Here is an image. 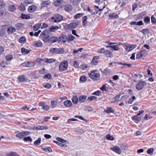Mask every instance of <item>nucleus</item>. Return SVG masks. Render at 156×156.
I'll return each instance as SVG.
<instances>
[{"instance_id":"obj_48","label":"nucleus","mask_w":156,"mask_h":156,"mask_svg":"<svg viewBox=\"0 0 156 156\" xmlns=\"http://www.w3.org/2000/svg\"><path fill=\"white\" fill-rule=\"evenodd\" d=\"M13 58V56L11 55H6L5 58L7 61H9L11 60Z\"/></svg>"},{"instance_id":"obj_53","label":"nucleus","mask_w":156,"mask_h":156,"mask_svg":"<svg viewBox=\"0 0 156 156\" xmlns=\"http://www.w3.org/2000/svg\"><path fill=\"white\" fill-rule=\"evenodd\" d=\"M49 2L48 1H43L41 3L42 5L44 7H47L49 5Z\"/></svg>"},{"instance_id":"obj_5","label":"nucleus","mask_w":156,"mask_h":156,"mask_svg":"<svg viewBox=\"0 0 156 156\" xmlns=\"http://www.w3.org/2000/svg\"><path fill=\"white\" fill-rule=\"evenodd\" d=\"M68 62L66 60L62 62L60 64L59 69L60 71H62L66 70L68 68Z\"/></svg>"},{"instance_id":"obj_37","label":"nucleus","mask_w":156,"mask_h":156,"mask_svg":"<svg viewBox=\"0 0 156 156\" xmlns=\"http://www.w3.org/2000/svg\"><path fill=\"white\" fill-rule=\"evenodd\" d=\"M105 55L107 57H111V52L108 50H105L104 52Z\"/></svg>"},{"instance_id":"obj_64","label":"nucleus","mask_w":156,"mask_h":156,"mask_svg":"<svg viewBox=\"0 0 156 156\" xmlns=\"http://www.w3.org/2000/svg\"><path fill=\"white\" fill-rule=\"evenodd\" d=\"M5 34V31L3 29H0V35L1 36H3Z\"/></svg>"},{"instance_id":"obj_38","label":"nucleus","mask_w":156,"mask_h":156,"mask_svg":"<svg viewBox=\"0 0 156 156\" xmlns=\"http://www.w3.org/2000/svg\"><path fill=\"white\" fill-rule=\"evenodd\" d=\"M56 139L58 141L63 143L66 144L67 142L66 140L59 137L56 138Z\"/></svg>"},{"instance_id":"obj_23","label":"nucleus","mask_w":156,"mask_h":156,"mask_svg":"<svg viewBox=\"0 0 156 156\" xmlns=\"http://www.w3.org/2000/svg\"><path fill=\"white\" fill-rule=\"evenodd\" d=\"M64 104L65 106L67 107H71L72 105L71 101L69 100H67L65 101L64 102Z\"/></svg>"},{"instance_id":"obj_9","label":"nucleus","mask_w":156,"mask_h":156,"mask_svg":"<svg viewBox=\"0 0 156 156\" xmlns=\"http://www.w3.org/2000/svg\"><path fill=\"white\" fill-rule=\"evenodd\" d=\"M110 149L118 154H120L122 152L121 149L117 146H114L113 147H111Z\"/></svg>"},{"instance_id":"obj_33","label":"nucleus","mask_w":156,"mask_h":156,"mask_svg":"<svg viewBox=\"0 0 156 156\" xmlns=\"http://www.w3.org/2000/svg\"><path fill=\"white\" fill-rule=\"evenodd\" d=\"M41 26V24L40 23L36 24L33 27V30L34 31L37 30Z\"/></svg>"},{"instance_id":"obj_19","label":"nucleus","mask_w":156,"mask_h":156,"mask_svg":"<svg viewBox=\"0 0 156 156\" xmlns=\"http://www.w3.org/2000/svg\"><path fill=\"white\" fill-rule=\"evenodd\" d=\"M16 30L15 28L12 26L8 28V31L9 34L13 33L16 31Z\"/></svg>"},{"instance_id":"obj_32","label":"nucleus","mask_w":156,"mask_h":156,"mask_svg":"<svg viewBox=\"0 0 156 156\" xmlns=\"http://www.w3.org/2000/svg\"><path fill=\"white\" fill-rule=\"evenodd\" d=\"M19 9L21 11H25L26 10L25 5L21 3L19 7Z\"/></svg>"},{"instance_id":"obj_27","label":"nucleus","mask_w":156,"mask_h":156,"mask_svg":"<svg viewBox=\"0 0 156 156\" xmlns=\"http://www.w3.org/2000/svg\"><path fill=\"white\" fill-rule=\"evenodd\" d=\"M55 61V60L53 58L48 59L45 58L44 59V62L48 63H51L54 62Z\"/></svg>"},{"instance_id":"obj_30","label":"nucleus","mask_w":156,"mask_h":156,"mask_svg":"<svg viewBox=\"0 0 156 156\" xmlns=\"http://www.w3.org/2000/svg\"><path fill=\"white\" fill-rule=\"evenodd\" d=\"M23 24L21 23H18L15 25V27L18 30H20L23 27Z\"/></svg>"},{"instance_id":"obj_36","label":"nucleus","mask_w":156,"mask_h":156,"mask_svg":"<svg viewBox=\"0 0 156 156\" xmlns=\"http://www.w3.org/2000/svg\"><path fill=\"white\" fill-rule=\"evenodd\" d=\"M9 63L5 61H3L0 63V66L3 67H7Z\"/></svg>"},{"instance_id":"obj_8","label":"nucleus","mask_w":156,"mask_h":156,"mask_svg":"<svg viewBox=\"0 0 156 156\" xmlns=\"http://www.w3.org/2000/svg\"><path fill=\"white\" fill-rule=\"evenodd\" d=\"M146 54L147 52L146 50H142L136 55V58L137 59H139L143 57H145Z\"/></svg>"},{"instance_id":"obj_4","label":"nucleus","mask_w":156,"mask_h":156,"mask_svg":"<svg viewBox=\"0 0 156 156\" xmlns=\"http://www.w3.org/2000/svg\"><path fill=\"white\" fill-rule=\"evenodd\" d=\"M49 51L52 54H61L64 52L63 49L62 48H52L50 49Z\"/></svg>"},{"instance_id":"obj_41","label":"nucleus","mask_w":156,"mask_h":156,"mask_svg":"<svg viewBox=\"0 0 156 156\" xmlns=\"http://www.w3.org/2000/svg\"><path fill=\"white\" fill-rule=\"evenodd\" d=\"M87 100L89 101H96L97 100V97L94 96L90 97L87 98Z\"/></svg>"},{"instance_id":"obj_11","label":"nucleus","mask_w":156,"mask_h":156,"mask_svg":"<svg viewBox=\"0 0 156 156\" xmlns=\"http://www.w3.org/2000/svg\"><path fill=\"white\" fill-rule=\"evenodd\" d=\"M136 47V45L133 44H129L126 45L125 47V49L128 52H129L130 51L132 50Z\"/></svg>"},{"instance_id":"obj_51","label":"nucleus","mask_w":156,"mask_h":156,"mask_svg":"<svg viewBox=\"0 0 156 156\" xmlns=\"http://www.w3.org/2000/svg\"><path fill=\"white\" fill-rule=\"evenodd\" d=\"M83 15L84 14L82 13H77L74 16V17L75 19H77L80 17H82Z\"/></svg>"},{"instance_id":"obj_63","label":"nucleus","mask_w":156,"mask_h":156,"mask_svg":"<svg viewBox=\"0 0 156 156\" xmlns=\"http://www.w3.org/2000/svg\"><path fill=\"white\" fill-rule=\"evenodd\" d=\"M106 138L107 139L109 140H113V138L112 136H111L110 135L108 134L106 135Z\"/></svg>"},{"instance_id":"obj_50","label":"nucleus","mask_w":156,"mask_h":156,"mask_svg":"<svg viewBox=\"0 0 156 156\" xmlns=\"http://www.w3.org/2000/svg\"><path fill=\"white\" fill-rule=\"evenodd\" d=\"M43 85L44 87L48 89L51 88V84L48 83H44Z\"/></svg>"},{"instance_id":"obj_39","label":"nucleus","mask_w":156,"mask_h":156,"mask_svg":"<svg viewBox=\"0 0 156 156\" xmlns=\"http://www.w3.org/2000/svg\"><path fill=\"white\" fill-rule=\"evenodd\" d=\"M67 38V40L69 41H72L75 38V37L72 34L68 35Z\"/></svg>"},{"instance_id":"obj_49","label":"nucleus","mask_w":156,"mask_h":156,"mask_svg":"<svg viewBox=\"0 0 156 156\" xmlns=\"http://www.w3.org/2000/svg\"><path fill=\"white\" fill-rule=\"evenodd\" d=\"M53 142L55 143L57 145H59V146H61V147H66V145L65 144H64L62 143H61L59 142H58V141H56L55 140L53 141Z\"/></svg>"},{"instance_id":"obj_15","label":"nucleus","mask_w":156,"mask_h":156,"mask_svg":"<svg viewBox=\"0 0 156 156\" xmlns=\"http://www.w3.org/2000/svg\"><path fill=\"white\" fill-rule=\"evenodd\" d=\"M64 9L66 11L69 12L72 10L73 7L69 4H66L64 6Z\"/></svg>"},{"instance_id":"obj_43","label":"nucleus","mask_w":156,"mask_h":156,"mask_svg":"<svg viewBox=\"0 0 156 156\" xmlns=\"http://www.w3.org/2000/svg\"><path fill=\"white\" fill-rule=\"evenodd\" d=\"M110 49L112 50L119 51V48L117 45H115L112 46L111 48H110Z\"/></svg>"},{"instance_id":"obj_20","label":"nucleus","mask_w":156,"mask_h":156,"mask_svg":"<svg viewBox=\"0 0 156 156\" xmlns=\"http://www.w3.org/2000/svg\"><path fill=\"white\" fill-rule=\"evenodd\" d=\"M130 24L131 25H136L140 26L143 25V23L142 21H140L138 22L132 21L130 23Z\"/></svg>"},{"instance_id":"obj_21","label":"nucleus","mask_w":156,"mask_h":156,"mask_svg":"<svg viewBox=\"0 0 156 156\" xmlns=\"http://www.w3.org/2000/svg\"><path fill=\"white\" fill-rule=\"evenodd\" d=\"M58 41V39L57 37H55L53 36L49 38V41L51 43H53Z\"/></svg>"},{"instance_id":"obj_61","label":"nucleus","mask_w":156,"mask_h":156,"mask_svg":"<svg viewBox=\"0 0 156 156\" xmlns=\"http://www.w3.org/2000/svg\"><path fill=\"white\" fill-rule=\"evenodd\" d=\"M141 32L143 33L144 34H148V33L149 32V31L148 29H145L143 30H141Z\"/></svg>"},{"instance_id":"obj_34","label":"nucleus","mask_w":156,"mask_h":156,"mask_svg":"<svg viewBox=\"0 0 156 156\" xmlns=\"http://www.w3.org/2000/svg\"><path fill=\"white\" fill-rule=\"evenodd\" d=\"M132 119L133 120H134L137 122H140L141 120L140 117H138L137 116H134L132 117Z\"/></svg>"},{"instance_id":"obj_35","label":"nucleus","mask_w":156,"mask_h":156,"mask_svg":"<svg viewBox=\"0 0 156 156\" xmlns=\"http://www.w3.org/2000/svg\"><path fill=\"white\" fill-rule=\"evenodd\" d=\"M21 51L22 53L23 54H27L30 52V51L29 50L23 48L21 49Z\"/></svg>"},{"instance_id":"obj_6","label":"nucleus","mask_w":156,"mask_h":156,"mask_svg":"<svg viewBox=\"0 0 156 156\" xmlns=\"http://www.w3.org/2000/svg\"><path fill=\"white\" fill-rule=\"evenodd\" d=\"M15 133H16V136L20 139H22L24 136L28 135L29 134V132L28 131H22L20 132L19 131L16 132Z\"/></svg>"},{"instance_id":"obj_17","label":"nucleus","mask_w":156,"mask_h":156,"mask_svg":"<svg viewBox=\"0 0 156 156\" xmlns=\"http://www.w3.org/2000/svg\"><path fill=\"white\" fill-rule=\"evenodd\" d=\"M18 80L20 82H24L27 80V78L24 75H22L19 76Z\"/></svg>"},{"instance_id":"obj_54","label":"nucleus","mask_w":156,"mask_h":156,"mask_svg":"<svg viewBox=\"0 0 156 156\" xmlns=\"http://www.w3.org/2000/svg\"><path fill=\"white\" fill-rule=\"evenodd\" d=\"M43 149L44 151L48 152H51L52 151L51 148L50 147H47L43 148Z\"/></svg>"},{"instance_id":"obj_26","label":"nucleus","mask_w":156,"mask_h":156,"mask_svg":"<svg viewBox=\"0 0 156 156\" xmlns=\"http://www.w3.org/2000/svg\"><path fill=\"white\" fill-rule=\"evenodd\" d=\"M70 63L71 65L75 68H78L79 67V63L77 61H72Z\"/></svg>"},{"instance_id":"obj_1","label":"nucleus","mask_w":156,"mask_h":156,"mask_svg":"<svg viewBox=\"0 0 156 156\" xmlns=\"http://www.w3.org/2000/svg\"><path fill=\"white\" fill-rule=\"evenodd\" d=\"M97 71V70L91 71L88 74L90 77L93 80L97 81L100 79V75L99 73L96 72Z\"/></svg>"},{"instance_id":"obj_13","label":"nucleus","mask_w":156,"mask_h":156,"mask_svg":"<svg viewBox=\"0 0 156 156\" xmlns=\"http://www.w3.org/2000/svg\"><path fill=\"white\" fill-rule=\"evenodd\" d=\"M37 9V7L35 5H32L29 6L27 11L30 13H33L36 11Z\"/></svg>"},{"instance_id":"obj_28","label":"nucleus","mask_w":156,"mask_h":156,"mask_svg":"<svg viewBox=\"0 0 156 156\" xmlns=\"http://www.w3.org/2000/svg\"><path fill=\"white\" fill-rule=\"evenodd\" d=\"M48 126H39L36 127V129L38 130H43L44 129H48Z\"/></svg>"},{"instance_id":"obj_14","label":"nucleus","mask_w":156,"mask_h":156,"mask_svg":"<svg viewBox=\"0 0 156 156\" xmlns=\"http://www.w3.org/2000/svg\"><path fill=\"white\" fill-rule=\"evenodd\" d=\"M79 25L78 22H73L70 23L68 26L69 29H75Z\"/></svg>"},{"instance_id":"obj_46","label":"nucleus","mask_w":156,"mask_h":156,"mask_svg":"<svg viewBox=\"0 0 156 156\" xmlns=\"http://www.w3.org/2000/svg\"><path fill=\"white\" fill-rule=\"evenodd\" d=\"M42 45V44L41 41H36L34 43V45L35 46L41 47Z\"/></svg>"},{"instance_id":"obj_57","label":"nucleus","mask_w":156,"mask_h":156,"mask_svg":"<svg viewBox=\"0 0 156 156\" xmlns=\"http://www.w3.org/2000/svg\"><path fill=\"white\" fill-rule=\"evenodd\" d=\"M5 6V4L3 0H0V8H3Z\"/></svg>"},{"instance_id":"obj_40","label":"nucleus","mask_w":156,"mask_h":156,"mask_svg":"<svg viewBox=\"0 0 156 156\" xmlns=\"http://www.w3.org/2000/svg\"><path fill=\"white\" fill-rule=\"evenodd\" d=\"M57 104V101H51V105L52 108L55 107Z\"/></svg>"},{"instance_id":"obj_18","label":"nucleus","mask_w":156,"mask_h":156,"mask_svg":"<svg viewBox=\"0 0 156 156\" xmlns=\"http://www.w3.org/2000/svg\"><path fill=\"white\" fill-rule=\"evenodd\" d=\"M87 97L86 96L82 95L80 96L79 98V101L80 103H83L84 102L86 99Z\"/></svg>"},{"instance_id":"obj_24","label":"nucleus","mask_w":156,"mask_h":156,"mask_svg":"<svg viewBox=\"0 0 156 156\" xmlns=\"http://www.w3.org/2000/svg\"><path fill=\"white\" fill-rule=\"evenodd\" d=\"M62 0H57L54 2V4L56 6H59L62 4Z\"/></svg>"},{"instance_id":"obj_22","label":"nucleus","mask_w":156,"mask_h":156,"mask_svg":"<svg viewBox=\"0 0 156 156\" xmlns=\"http://www.w3.org/2000/svg\"><path fill=\"white\" fill-rule=\"evenodd\" d=\"M25 66L27 67H33L35 66V63L32 62H28L25 63Z\"/></svg>"},{"instance_id":"obj_42","label":"nucleus","mask_w":156,"mask_h":156,"mask_svg":"<svg viewBox=\"0 0 156 156\" xmlns=\"http://www.w3.org/2000/svg\"><path fill=\"white\" fill-rule=\"evenodd\" d=\"M87 16H85L82 18L83 25L85 26L87 23Z\"/></svg>"},{"instance_id":"obj_16","label":"nucleus","mask_w":156,"mask_h":156,"mask_svg":"<svg viewBox=\"0 0 156 156\" xmlns=\"http://www.w3.org/2000/svg\"><path fill=\"white\" fill-rule=\"evenodd\" d=\"M59 28L57 26H52L49 28V32H54L57 30Z\"/></svg>"},{"instance_id":"obj_52","label":"nucleus","mask_w":156,"mask_h":156,"mask_svg":"<svg viewBox=\"0 0 156 156\" xmlns=\"http://www.w3.org/2000/svg\"><path fill=\"white\" fill-rule=\"evenodd\" d=\"M19 42L21 43H24L26 41V39L23 37H21L19 40Z\"/></svg>"},{"instance_id":"obj_55","label":"nucleus","mask_w":156,"mask_h":156,"mask_svg":"<svg viewBox=\"0 0 156 156\" xmlns=\"http://www.w3.org/2000/svg\"><path fill=\"white\" fill-rule=\"evenodd\" d=\"M23 140L25 142L30 141V142H32V139L29 136H28L27 137H25L23 139Z\"/></svg>"},{"instance_id":"obj_25","label":"nucleus","mask_w":156,"mask_h":156,"mask_svg":"<svg viewBox=\"0 0 156 156\" xmlns=\"http://www.w3.org/2000/svg\"><path fill=\"white\" fill-rule=\"evenodd\" d=\"M6 155L7 156H19V155L14 152H11L6 153Z\"/></svg>"},{"instance_id":"obj_2","label":"nucleus","mask_w":156,"mask_h":156,"mask_svg":"<svg viewBox=\"0 0 156 156\" xmlns=\"http://www.w3.org/2000/svg\"><path fill=\"white\" fill-rule=\"evenodd\" d=\"M49 31L46 30H44L40 36V38L45 42L49 41Z\"/></svg>"},{"instance_id":"obj_47","label":"nucleus","mask_w":156,"mask_h":156,"mask_svg":"<svg viewBox=\"0 0 156 156\" xmlns=\"http://www.w3.org/2000/svg\"><path fill=\"white\" fill-rule=\"evenodd\" d=\"M41 139L40 138H38L34 143V144L35 146H38L39 145L41 142Z\"/></svg>"},{"instance_id":"obj_31","label":"nucleus","mask_w":156,"mask_h":156,"mask_svg":"<svg viewBox=\"0 0 156 156\" xmlns=\"http://www.w3.org/2000/svg\"><path fill=\"white\" fill-rule=\"evenodd\" d=\"M72 101L73 103L74 104H76L79 101V98L76 96H74L73 97Z\"/></svg>"},{"instance_id":"obj_7","label":"nucleus","mask_w":156,"mask_h":156,"mask_svg":"<svg viewBox=\"0 0 156 156\" xmlns=\"http://www.w3.org/2000/svg\"><path fill=\"white\" fill-rule=\"evenodd\" d=\"M147 85V83L145 81H140L136 85V87L138 90L142 89L144 86Z\"/></svg>"},{"instance_id":"obj_62","label":"nucleus","mask_w":156,"mask_h":156,"mask_svg":"<svg viewBox=\"0 0 156 156\" xmlns=\"http://www.w3.org/2000/svg\"><path fill=\"white\" fill-rule=\"evenodd\" d=\"M120 95H118L116 96L114 98V100L113 101V102H116L118 101L119 100V99L120 97Z\"/></svg>"},{"instance_id":"obj_56","label":"nucleus","mask_w":156,"mask_h":156,"mask_svg":"<svg viewBox=\"0 0 156 156\" xmlns=\"http://www.w3.org/2000/svg\"><path fill=\"white\" fill-rule=\"evenodd\" d=\"M103 73L105 75H108L110 74V72L108 69H105L103 72Z\"/></svg>"},{"instance_id":"obj_3","label":"nucleus","mask_w":156,"mask_h":156,"mask_svg":"<svg viewBox=\"0 0 156 156\" xmlns=\"http://www.w3.org/2000/svg\"><path fill=\"white\" fill-rule=\"evenodd\" d=\"M63 19L62 15L59 14L54 15L51 18L50 21L53 23H58L62 21Z\"/></svg>"},{"instance_id":"obj_29","label":"nucleus","mask_w":156,"mask_h":156,"mask_svg":"<svg viewBox=\"0 0 156 156\" xmlns=\"http://www.w3.org/2000/svg\"><path fill=\"white\" fill-rule=\"evenodd\" d=\"M20 17L23 19H29L30 18V16L27 14L22 13Z\"/></svg>"},{"instance_id":"obj_45","label":"nucleus","mask_w":156,"mask_h":156,"mask_svg":"<svg viewBox=\"0 0 156 156\" xmlns=\"http://www.w3.org/2000/svg\"><path fill=\"white\" fill-rule=\"evenodd\" d=\"M87 80V77L84 76H81L80 78V81L82 82H85Z\"/></svg>"},{"instance_id":"obj_44","label":"nucleus","mask_w":156,"mask_h":156,"mask_svg":"<svg viewBox=\"0 0 156 156\" xmlns=\"http://www.w3.org/2000/svg\"><path fill=\"white\" fill-rule=\"evenodd\" d=\"M16 9V8L14 5H11L9 6V11L10 12H13Z\"/></svg>"},{"instance_id":"obj_58","label":"nucleus","mask_w":156,"mask_h":156,"mask_svg":"<svg viewBox=\"0 0 156 156\" xmlns=\"http://www.w3.org/2000/svg\"><path fill=\"white\" fill-rule=\"evenodd\" d=\"M118 16L117 15L115 14L114 13H111L109 14V17L111 18H117Z\"/></svg>"},{"instance_id":"obj_12","label":"nucleus","mask_w":156,"mask_h":156,"mask_svg":"<svg viewBox=\"0 0 156 156\" xmlns=\"http://www.w3.org/2000/svg\"><path fill=\"white\" fill-rule=\"evenodd\" d=\"M99 58V57L98 56H94L91 62V64L93 66L96 65L98 63V60Z\"/></svg>"},{"instance_id":"obj_10","label":"nucleus","mask_w":156,"mask_h":156,"mask_svg":"<svg viewBox=\"0 0 156 156\" xmlns=\"http://www.w3.org/2000/svg\"><path fill=\"white\" fill-rule=\"evenodd\" d=\"M58 39V41L59 43H64L67 40V36L65 35H63L59 37Z\"/></svg>"},{"instance_id":"obj_59","label":"nucleus","mask_w":156,"mask_h":156,"mask_svg":"<svg viewBox=\"0 0 156 156\" xmlns=\"http://www.w3.org/2000/svg\"><path fill=\"white\" fill-rule=\"evenodd\" d=\"M144 21L145 23H148L150 21V18L148 16H146L144 19Z\"/></svg>"},{"instance_id":"obj_60","label":"nucleus","mask_w":156,"mask_h":156,"mask_svg":"<svg viewBox=\"0 0 156 156\" xmlns=\"http://www.w3.org/2000/svg\"><path fill=\"white\" fill-rule=\"evenodd\" d=\"M114 112V111L112 109V108L111 107H108L107 108V109L106 110V112L107 113H113Z\"/></svg>"}]
</instances>
